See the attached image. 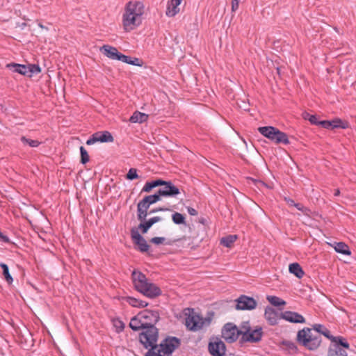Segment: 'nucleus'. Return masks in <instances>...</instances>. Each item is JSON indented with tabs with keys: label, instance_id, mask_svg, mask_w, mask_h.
Segmentation results:
<instances>
[{
	"label": "nucleus",
	"instance_id": "nucleus-32",
	"mask_svg": "<svg viewBox=\"0 0 356 356\" xmlns=\"http://www.w3.org/2000/svg\"><path fill=\"white\" fill-rule=\"evenodd\" d=\"M20 140L24 145H27L31 147H37L41 144L38 140L29 139L24 136L20 138Z\"/></svg>",
	"mask_w": 356,
	"mask_h": 356
},
{
	"label": "nucleus",
	"instance_id": "nucleus-51",
	"mask_svg": "<svg viewBox=\"0 0 356 356\" xmlns=\"http://www.w3.org/2000/svg\"><path fill=\"white\" fill-rule=\"evenodd\" d=\"M252 180L254 182H255V183H257V184H258L259 185L265 186H266V184L264 181H261V180H256V179H252Z\"/></svg>",
	"mask_w": 356,
	"mask_h": 356
},
{
	"label": "nucleus",
	"instance_id": "nucleus-4",
	"mask_svg": "<svg viewBox=\"0 0 356 356\" xmlns=\"http://www.w3.org/2000/svg\"><path fill=\"white\" fill-rule=\"evenodd\" d=\"M131 279L134 289L149 298H157L162 293L156 284L149 282L146 275L139 270H134L132 272Z\"/></svg>",
	"mask_w": 356,
	"mask_h": 356
},
{
	"label": "nucleus",
	"instance_id": "nucleus-17",
	"mask_svg": "<svg viewBox=\"0 0 356 356\" xmlns=\"http://www.w3.org/2000/svg\"><path fill=\"white\" fill-rule=\"evenodd\" d=\"M101 51L106 57L113 60L122 61V58H124L123 57L124 54L119 52L117 48L108 44L104 45L101 48Z\"/></svg>",
	"mask_w": 356,
	"mask_h": 356
},
{
	"label": "nucleus",
	"instance_id": "nucleus-35",
	"mask_svg": "<svg viewBox=\"0 0 356 356\" xmlns=\"http://www.w3.org/2000/svg\"><path fill=\"white\" fill-rule=\"evenodd\" d=\"M27 76L31 77L33 74H37L41 72V69L38 65L29 64L27 69Z\"/></svg>",
	"mask_w": 356,
	"mask_h": 356
},
{
	"label": "nucleus",
	"instance_id": "nucleus-25",
	"mask_svg": "<svg viewBox=\"0 0 356 356\" xmlns=\"http://www.w3.org/2000/svg\"><path fill=\"white\" fill-rule=\"evenodd\" d=\"M148 115L139 111H135L131 116L129 121L132 123H143L147 120Z\"/></svg>",
	"mask_w": 356,
	"mask_h": 356
},
{
	"label": "nucleus",
	"instance_id": "nucleus-7",
	"mask_svg": "<svg viewBox=\"0 0 356 356\" xmlns=\"http://www.w3.org/2000/svg\"><path fill=\"white\" fill-rule=\"evenodd\" d=\"M258 130L264 136L275 142L276 144H289V140L286 134L280 131L274 127H259Z\"/></svg>",
	"mask_w": 356,
	"mask_h": 356
},
{
	"label": "nucleus",
	"instance_id": "nucleus-36",
	"mask_svg": "<svg viewBox=\"0 0 356 356\" xmlns=\"http://www.w3.org/2000/svg\"><path fill=\"white\" fill-rule=\"evenodd\" d=\"M172 220L173 222L176 225H181L185 224V216L178 212H175L172 215Z\"/></svg>",
	"mask_w": 356,
	"mask_h": 356
},
{
	"label": "nucleus",
	"instance_id": "nucleus-1",
	"mask_svg": "<svg viewBox=\"0 0 356 356\" xmlns=\"http://www.w3.org/2000/svg\"><path fill=\"white\" fill-rule=\"evenodd\" d=\"M160 319L157 310L145 309L131 318L129 327L134 331L142 330L138 335L140 343L150 346L159 339V329L155 325Z\"/></svg>",
	"mask_w": 356,
	"mask_h": 356
},
{
	"label": "nucleus",
	"instance_id": "nucleus-38",
	"mask_svg": "<svg viewBox=\"0 0 356 356\" xmlns=\"http://www.w3.org/2000/svg\"><path fill=\"white\" fill-rule=\"evenodd\" d=\"M81 161L82 164H86L89 161L90 157L87 150L83 147H80Z\"/></svg>",
	"mask_w": 356,
	"mask_h": 356
},
{
	"label": "nucleus",
	"instance_id": "nucleus-28",
	"mask_svg": "<svg viewBox=\"0 0 356 356\" xmlns=\"http://www.w3.org/2000/svg\"><path fill=\"white\" fill-rule=\"evenodd\" d=\"M0 267L2 269V274L4 277L5 280L8 284H11L13 282V278L9 272L8 266L6 264L1 263Z\"/></svg>",
	"mask_w": 356,
	"mask_h": 356
},
{
	"label": "nucleus",
	"instance_id": "nucleus-42",
	"mask_svg": "<svg viewBox=\"0 0 356 356\" xmlns=\"http://www.w3.org/2000/svg\"><path fill=\"white\" fill-rule=\"evenodd\" d=\"M165 240L164 237H154L151 238L150 242L156 245H159L163 243Z\"/></svg>",
	"mask_w": 356,
	"mask_h": 356
},
{
	"label": "nucleus",
	"instance_id": "nucleus-19",
	"mask_svg": "<svg viewBox=\"0 0 356 356\" xmlns=\"http://www.w3.org/2000/svg\"><path fill=\"white\" fill-rule=\"evenodd\" d=\"M162 218L160 216H154L148 220L145 219L138 225L137 229L140 230L143 234H146L154 224L160 222Z\"/></svg>",
	"mask_w": 356,
	"mask_h": 356
},
{
	"label": "nucleus",
	"instance_id": "nucleus-15",
	"mask_svg": "<svg viewBox=\"0 0 356 356\" xmlns=\"http://www.w3.org/2000/svg\"><path fill=\"white\" fill-rule=\"evenodd\" d=\"M159 194L163 197H176L180 193V191L171 181H167L163 187L160 188Z\"/></svg>",
	"mask_w": 356,
	"mask_h": 356
},
{
	"label": "nucleus",
	"instance_id": "nucleus-30",
	"mask_svg": "<svg viewBox=\"0 0 356 356\" xmlns=\"http://www.w3.org/2000/svg\"><path fill=\"white\" fill-rule=\"evenodd\" d=\"M236 239V235H228L220 239V244L227 248H231Z\"/></svg>",
	"mask_w": 356,
	"mask_h": 356
},
{
	"label": "nucleus",
	"instance_id": "nucleus-49",
	"mask_svg": "<svg viewBox=\"0 0 356 356\" xmlns=\"http://www.w3.org/2000/svg\"><path fill=\"white\" fill-rule=\"evenodd\" d=\"M187 211H188V213L191 215V216H197V211L196 209H195L193 207H188L187 208Z\"/></svg>",
	"mask_w": 356,
	"mask_h": 356
},
{
	"label": "nucleus",
	"instance_id": "nucleus-24",
	"mask_svg": "<svg viewBox=\"0 0 356 356\" xmlns=\"http://www.w3.org/2000/svg\"><path fill=\"white\" fill-rule=\"evenodd\" d=\"M125 300L129 305L134 307L144 308L148 305V302L146 301H143L131 296L126 297Z\"/></svg>",
	"mask_w": 356,
	"mask_h": 356
},
{
	"label": "nucleus",
	"instance_id": "nucleus-40",
	"mask_svg": "<svg viewBox=\"0 0 356 356\" xmlns=\"http://www.w3.org/2000/svg\"><path fill=\"white\" fill-rule=\"evenodd\" d=\"M138 178V175L137 173V169L131 168L128 171L126 175V179L128 180H134Z\"/></svg>",
	"mask_w": 356,
	"mask_h": 356
},
{
	"label": "nucleus",
	"instance_id": "nucleus-11",
	"mask_svg": "<svg viewBox=\"0 0 356 356\" xmlns=\"http://www.w3.org/2000/svg\"><path fill=\"white\" fill-rule=\"evenodd\" d=\"M208 350L212 356H224L226 346L225 343L218 337H212L209 343Z\"/></svg>",
	"mask_w": 356,
	"mask_h": 356
},
{
	"label": "nucleus",
	"instance_id": "nucleus-16",
	"mask_svg": "<svg viewBox=\"0 0 356 356\" xmlns=\"http://www.w3.org/2000/svg\"><path fill=\"white\" fill-rule=\"evenodd\" d=\"M280 318L293 323H305V317L296 312L285 311L280 314Z\"/></svg>",
	"mask_w": 356,
	"mask_h": 356
},
{
	"label": "nucleus",
	"instance_id": "nucleus-43",
	"mask_svg": "<svg viewBox=\"0 0 356 356\" xmlns=\"http://www.w3.org/2000/svg\"><path fill=\"white\" fill-rule=\"evenodd\" d=\"M318 124H321L325 129H332V124L329 120L319 121Z\"/></svg>",
	"mask_w": 356,
	"mask_h": 356
},
{
	"label": "nucleus",
	"instance_id": "nucleus-31",
	"mask_svg": "<svg viewBox=\"0 0 356 356\" xmlns=\"http://www.w3.org/2000/svg\"><path fill=\"white\" fill-rule=\"evenodd\" d=\"M266 299L271 305L275 307L284 306L286 305V302L277 296H267Z\"/></svg>",
	"mask_w": 356,
	"mask_h": 356
},
{
	"label": "nucleus",
	"instance_id": "nucleus-34",
	"mask_svg": "<svg viewBox=\"0 0 356 356\" xmlns=\"http://www.w3.org/2000/svg\"><path fill=\"white\" fill-rule=\"evenodd\" d=\"M330 122L332 124V129H334L335 128L346 129L348 127V122H343L339 118H336L333 120H331Z\"/></svg>",
	"mask_w": 356,
	"mask_h": 356
},
{
	"label": "nucleus",
	"instance_id": "nucleus-20",
	"mask_svg": "<svg viewBox=\"0 0 356 356\" xmlns=\"http://www.w3.org/2000/svg\"><path fill=\"white\" fill-rule=\"evenodd\" d=\"M149 207L142 201H139L137 204V218L143 222L149 214L148 211Z\"/></svg>",
	"mask_w": 356,
	"mask_h": 356
},
{
	"label": "nucleus",
	"instance_id": "nucleus-45",
	"mask_svg": "<svg viewBox=\"0 0 356 356\" xmlns=\"http://www.w3.org/2000/svg\"><path fill=\"white\" fill-rule=\"evenodd\" d=\"M170 211V209L168 208H166V207H157V208L151 209L149 211V213L152 214V213H156L158 211Z\"/></svg>",
	"mask_w": 356,
	"mask_h": 356
},
{
	"label": "nucleus",
	"instance_id": "nucleus-41",
	"mask_svg": "<svg viewBox=\"0 0 356 356\" xmlns=\"http://www.w3.org/2000/svg\"><path fill=\"white\" fill-rule=\"evenodd\" d=\"M154 187V184L153 181L146 182L143 188H142L141 192L149 193Z\"/></svg>",
	"mask_w": 356,
	"mask_h": 356
},
{
	"label": "nucleus",
	"instance_id": "nucleus-52",
	"mask_svg": "<svg viewBox=\"0 0 356 356\" xmlns=\"http://www.w3.org/2000/svg\"><path fill=\"white\" fill-rule=\"evenodd\" d=\"M187 239V237L186 236H184L181 238H179L177 240V241H184V240H186Z\"/></svg>",
	"mask_w": 356,
	"mask_h": 356
},
{
	"label": "nucleus",
	"instance_id": "nucleus-37",
	"mask_svg": "<svg viewBox=\"0 0 356 356\" xmlns=\"http://www.w3.org/2000/svg\"><path fill=\"white\" fill-rule=\"evenodd\" d=\"M113 324L115 328L116 332L118 333L122 332L125 327V324L124 322L119 318L113 319Z\"/></svg>",
	"mask_w": 356,
	"mask_h": 356
},
{
	"label": "nucleus",
	"instance_id": "nucleus-5",
	"mask_svg": "<svg viewBox=\"0 0 356 356\" xmlns=\"http://www.w3.org/2000/svg\"><path fill=\"white\" fill-rule=\"evenodd\" d=\"M157 341L158 339L152 342L150 346L143 344L145 348L148 349L145 356H172V353L180 345V340L175 337H168L159 345Z\"/></svg>",
	"mask_w": 356,
	"mask_h": 356
},
{
	"label": "nucleus",
	"instance_id": "nucleus-10",
	"mask_svg": "<svg viewBox=\"0 0 356 356\" xmlns=\"http://www.w3.org/2000/svg\"><path fill=\"white\" fill-rule=\"evenodd\" d=\"M222 337L228 343L236 341L243 331L239 330L236 325L232 323H226L222 329Z\"/></svg>",
	"mask_w": 356,
	"mask_h": 356
},
{
	"label": "nucleus",
	"instance_id": "nucleus-44",
	"mask_svg": "<svg viewBox=\"0 0 356 356\" xmlns=\"http://www.w3.org/2000/svg\"><path fill=\"white\" fill-rule=\"evenodd\" d=\"M154 184V187H157V186H164V185L166 184V181H165V180H163L161 179H156V180H154L152 181Z\"/></svg>",
	"mask_w": 356,
	"mask_h": 356
},
{
	"label": "nucleus",
	"instance_id": "nucleus-23",
	"mask_svg": "<svg viewBox=\"0 0 356 356\" xmlns=\"http://www.w3.org/2000/svg\"><path fill=\"white\" fill-rule=\"evenodd\" d=\"M7 67L13 70V72H17L20 74L27 76V69H28V65H22V64H17V63H10L7 65Z\"/></svg>",
	"mask_w": 356,
	"mask_h": 356
},
{
	"label": "nucleus",
	"instance_id": "nucleus-6",
	"mask_svg": "<svg viewBox=\"0 0 356 356\" xmlns=\"http://www.w3.org/2000/svg\"><path fill=\"white\" fill-rule=\"evenodd\" d=\"M186 317L185 325L188 330L193 332L202 329L204 326L211 324V317L203 318L200 314L195 312L194 309L187 308L184 310Z\"/></svg>",
	"mask_w": 356,
	"mask_h": 356
},
{
	"label": "nucleus",
	"instance_id": "nucleus-33",
	"mask_svg": "<svg viewBox=\"0 0 356 356\" xmlns=\"http://www.w3.org/2000/svg\"><path fill=\"white\" fill-rule=\"evenodd\" d=\"M282 345L291 353H297L298 351V348L296 343L291 341H283Z\"/></svg>",
	"mask_w": 356,
	"mask_h": 356
},
{
	"label": "nucleus",
	"instance_id": "nucleus-9",
	"mask_svg": "<svg viewBox=\"0 0 356 356\" xmlns=\"http://www.w3.org/2000/svg\"><path fill=\"white\" fill-rule=\"evenodd\" d=\"M243 328L245 330L243 331L241 342L257 343L261 340L264 334L261 327L258 326L254 330H252L248 325L243 326Z\"/></svg>",
	"mask_w": 356,
	"mask_h": 356
},
{
	"label": "nucleus",
	"instance_id": "nucleus-21",
	"mask_svg": "<svg viewBox=\"0 0 356 356\" xmlns=\"http://www.w3.org/2000/svg\"><path fill=\"white\" fill-rule=\"evenodd\" d=\"M181 0H170L168 3L166 10V15L168 17H174L179 12V5L181 3Z\"/></svg>",
	"mask_w": 356,
	"mask_h": 356
},
{
	"label": "nucleus",
	"instance_id": "nucleus-3",
	"mask_svg": "<svg viewBox=\"0 0 356 356\" xmlns=\"http://www.w3.org/2000/svg\"><path fill=\"white\" fill-rule=\"evenodd\" d=\"M144 14V5L141 1H129L127 3L122 15V24L125 31L129 32L142 23L141 17Z\"/></svg>",
	"mask_w": 356,
	"mask_h": 356
},
{
	"label": "nucleus",
	"instance_id": "nucleus-29",
	"mask_svg": "<svg viewBox=\"0 0 356 356\" xmlns=\"http://www.w3.org/2000/svg\"><path fill=\"white\" fill-rule=\"evenodd\" d=\"M123 57L124 58H122V62L130 64L135 66H139L141 67L143 64V62L141 59L138 58H132L131 56H128L124 54Z\"/></svg>",
	"mask_w": 356,
	"mask_h": 356
},
{
	"label": "nucleus",
	"instance_id": "nucleus-50",
	"mask_svg": "<svg viewBox=\"0 0 356 356\" xmlns=\"http://www.w3.org/2000/svg\"><path fill=\"white\" fill-rule=\"evenodd\" d=\"M285 200L286 201L288 205L290 207H293L296 203L294 202V200H293L292 199H290V198H288V199L286 198Z\"/></svg>",
	"mask_w": 356,
	"mask_h": 356
},
{
	"label": "nucleus",
	"instance_id": "nucleus-18",
	"mask_svg": "<svg viewBox=\"0 0 356 356\" xmlns=\"http://www.w3.org/2000/svg\"><path fill=\"white\" fill-rule=\"evenodd\" d=\"M265 319L270 325H276L280 318V314L276 310L269 306H267L264 312Z\"/></svg>",
	"mask_w": 356,
	"mask_h": 356
},
{
	"label": "nucleus",
	"instance_id": "nucleus-14",
	"mask_svg": "<svg viewBox=\"0 0 356 356\" xmlns=\"http://www.w3.org/2000/svg\"><path fill=\"white\" fill-rule=\"evenodd\" d=\"M131 237L133 243L138 246V250L141 252H146L149 248V245L147 243L146 240L141 236L138 230L133 227L131 229Z\"/></svg>",
	"mask_w": 356,
	"mask_h": 356
},
{
	"label": "nucleus",
	"instance_id": "nucleus-39",
	"mask_svg": "<svg viewBox=\"0 0 356 356\" xmlns=\"http://www.w3.org/2000/svg\"><path fill=\"white\" fill-rule=\"evenodd\" d=\"M302 116L304 119L309 120L311 122V124L315 125L318 124L319 121L318 120L317 117L315 115H312L309 113L305 112L302 114Z\"/></svg>",
	"mask_w": 356,
	"mask_h": 356
},
{
	"label": "nucleus",
	"instance_id": "nucleus-53",
	"mask_svg": "<svg viewBox=\"0 0 356 356\" xmlns=\"http://www.w3.org/2000/svg\"><path fill=\"white\" fill-rule=\"evenodd\" d=\"M339 195V189H337L334 192V195L335 196H337Z\"/></svg>",
	"mask_w": 356,
	"mask_h": 356
},
{
	"label": "nucleus",
	"instance_id": "nucleus-2",
	"mask_svg": "<svg viewBox=\"0 0 356 356\" xmlns=\"http://www.w3.org/2000/svg\"><path fill=\"white\" fill-rule=\"evenodd\" d=\"M321 334L325 336L330 341L340 339L331 334L330 331L322 324H314L310 327H304L298 330L296 336L297 342L309 350H317L322 342Z\"/></svg>",
	"mask_w": 356,
	"mask_h": 356
},
{
	"label": "nucleus",
	"instance_id": "nucleus-27",
	"mask_svg": "<svg viewBox=\"0 0 356 356\" xmlns=\"http://www.w3.org/2000/svg\"><path fill=\"white\" fill-rule=\"evenodd\" d=\"M334 248L336 252L344 255H350L351 254L348 245L343 242L334 243Z\"/></svg>",
	"mask_w": 356,
	"mask_h": 356
},
{
	"label": "nucleus",
	"instance_id": "nucleus-12",
	"mask_svg": "<svg viewBox=\"0 0 356 356\" xmlns=\"http://www.w3.org/2000/svg\"><path fill=\"white\" fill-rule=\"evenodd\" d=\"M236 309L237 310H252L257 307V302L253 298L241 295L236 300Z\"/></svg>",
	"mask_w": 356,
	"mask_h": 356
},
{
	"label": "nucleus",
	"instance_id": "nucleus-8",
	"mask_svg": "<svg viewBox=\"0 0 356 356\" xmlns=\"http://www.w3.org/2000/svg\"><path fill=\"white\" fill-rule=\"evenodd\" d=\"M340 340L336 339L331 341L333 343L330 345L328 350V356H348L346 349H349L350 345L346 339L341 336H338Z\"/></svg>",
	"mask_w": 356,
	"mask_h": 356
},
{
	"label": "nucleus",
	"instance_id": "nucleus-26",
	"mask_svg": "<svg viewBox=\"0 0 356 356\" xmlns=\"http://www.w3.org/2000/svg\"><path fill=\"white\" fill-rule=\"evenodd\" d=\"M289 270L291 274L296 275L298 278H302L305 273L298 263H292L289 266Z\"/></svg>",
	"mask_w": 356,
	"mask_h": 356
},
{
	"label": "nucleus",
	"instance_id": "nucleus-48",
	"mask_svg": "<svg viewBox=\"0 0 356 356\" xmlns=\"http://www.w3.org/2000/svg\"><path fill=\"white\" fill-rule=\"evenodd\" d=\"M239 0L232 1V10L236 11L238 8Z\"/></svg>",
	"mask_w": 356,
	"mask_h": 356
},
{
	"label": "nucleus",
	"instance_id": "nucleus-46",
	"mask_svg": "<svg viewBox=\"0 0 356 356\" xmlns=\"http://www.w3.org/2000/svg\"><path fill=\"white\" fill-rule=\"evenodd\" d=\"M298 210L305 213L307 211H309V209L307 208H306L305 207H304L302 204L300 203H295L294 206Z\"/></svg>",
	"mask_w": 356,
	"mask_h": 356
},
{
	"label": "nucleus",
	"instance_id": "nucleus-22",
	"mask_svg": "<svg viewBox=\"0 0 356 356\" xmlns=\"http://www.w3.org/2000/svg\"><path fill=\"white\" fill-rule=\"evenodd\" d=\"M161 197H163L162 195L159 194V191H157L153 195L145 196L140 201L145 203L149 208L152 204L160 201L161 200Z\"/></svg>",
	"mask_w": 356,
	"mask_h": 356
},
{
	"label": "nucleus",
	"instance_id": "nucleus-47",
	"mask_svg": "<svg viewBox=\"0 0 356 356\" xmlns=\"http://www.w3.org/2000/svg\"><path fill=\"white\" fill-rule=\"evenodd\" d=\"M0 241L6 243H10V238L0 231Z\"/></svg>",
	"mask_w": 356,
	"mask_h": 356
},
{
	"label": "nucleus",
	"instance_id": "nucleus-13",
	"mask_svg": "<svg viewBox=\"0 0 356 356\" xmlns=\"http://www.w3.org/2000/svg\"><path fill=\"white\" fill-rule=\"evenodd\" d=\"M114 138L108 131H97L93 134L86 141L88 145L95 143H113Z\"/></svg>",
	"mask_w": 356,
	"mask_h": 356
}]
</instances>
